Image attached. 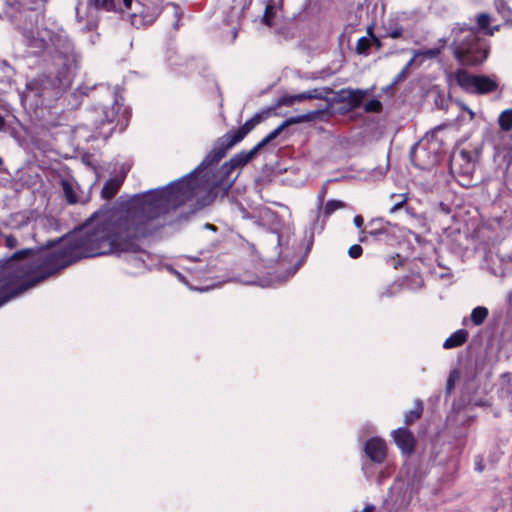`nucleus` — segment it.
I'll use <instances>...</instances> for the list:
<instances>
[{
  "label": "nucleus",
  "mask_w": 512,
  "mask_h": 512,
  "mask_svg": "<svg viewBox=\"0 0 512 512\" xmlns=\"http://www.w3.org/2000/svg\"><path fill=\"white\" fill-rule=\"evenodd\" d=\"M199 189L198 180L188 175L136 194L125 206L95 212L54 251L28 248L0 260V307L82 258L115 253L124 237L150 235L162 225L164 215L193 199Z\"/></svg>",
  "instance_id": "f257e3e1"
},
{
  "label": "nucleus",
  "mask_w": 512,
  "mask_h": 512,
  "mask_svg": "<svg viewBox=\"0 0 512 512\" xmlns=\"http://www.w3.org/2000/svg\"><path fill=\"white\" fill-rule=\"evenodd\" d=\"M22 34L29 47L39 51L53 49L64 58H70L73 53V42L63 27L53 18H42L35 29H23Z\"/></svg>",
  "instance_id": "f03ea898"
},
{
  "label": "nucleus",
  "mask_w": 512,
  "mask_h": 512,
  "mask_svg": "<svg viewBox=\"0 0 512 512\" xmlns=\"http://www.w3.org/2000/svg\"><path fill=\"white\" fill-rule=\"evenodd\" d=\"M454 56L464 66L481 64L488 55L485 41L481 40L474 28L457 26L453 28Z\"/></svg>",
  "instance_id": "7ed1b4c3"
},
{
  "label": "nucleus",
  "mask_w": 512,
  "mask_h": 512,
  "mask_svg": "<svg viewBox=\"0 0 512 512\" xmlns=\"http://www.w3.org/2000/svg\"><path fill=\"white\" fill-rule=\"evenodd\" d=\"M262 120V114H256L251 119L247 120L237 130L229 131L222 137L218 138L210 152L198 166L197 170L204 171L217 164L220 160H222V158L225 157L227 152L233 146L241 142L248 133H250L258 124L261 123Z\"/></svg>",
  "instance_id": "20e7f679"
},
{
  "label": "nucleus",
  "mask_w": 512,
  "mask_h": 512,
  "mask_svg": "<svg viewBox=\"0 0 512 512\" xmlns=\"http://www.w3.org/2000/svg\"><path fill=\"white\" fill-rule=\"evenodd\" d=\"M455 79L457 84L469 93L488 94L498 89L497 80L487 75H475L465 70H458L455 73Z\"/></svg>",
  "instance_id": "39448f33"
},
{
  "label": "nucleus",
  "mask_w": 512,
  "mask_h": 512,
  "mask_svg": "<svg viewBox=\"0 0 512 512\" xmlns=\"http://www.w3.org/2000/svg\"><path fill=\"white\" fill-rule=\"evenodd\" d=\"M140 237H124L115 253H124L125 260L135 268H142L146 266L150 260V254L139 247L136 243Z\"/></svg>",
  "instance_id": "423d86ee"
},
{
  "label": "nucleus",
  "mask_w": 512,
  "mask_h": 512,
  "mask_svg": "<svg viewBox=\"0 0 512 512\" xmlns=\"http://www.w3.org/2000/svg\"><path fill=\"white\" fill-rule=\"evenodd\" d=\"M120 111V105L114 97L112 103L102 105L101 107L94 108L91 111L93 125L96 129H102L105 125H110L114 122Z\"/></svg>",
  "instance_id": "0eeeda50"
},
{
  "label": "nucleus",
  "mask_w": 512,
  "mask_h": 512,
  "mask_svg": "<svg viewBox=\"0 0 512 512\" xmlns=\"http://www.w3.org/2000/svg\"><path fill=\"white\" fill-rule=\"evenodd\" d=\"M159 14L158 6L149 7L137 2L134 11L130 14V23L136 28L148 26L154 23Z\"/></svg>",
  "instance_id": "6e6552de"
},
{
  "label": "nucleus",
  "mask_w": 512,
  "mask_h": 512,
  "mask_svg": "<svg viewBox=\"0 0 512 512\" xmlns=\"http://www.w3.org/2000/svg\"><path fill=\"white\" fill-rule=\"evenodd\" d=\"M324 114H325V110H315V111H309L302 115L289 117L286 120H284L277 128L272 130L266 137L271 142L274 139H276L285 128H287L291 125H295V124L316 121L318 119H321V117Z\"/></svg>",
  "instance_id": "1a4fd4ad"
},
{
  "label": "nucleus",
  "mask_w": 512,
  "mask_h": 512,
  "mask_svg": "<svg viewBox=\"0 0 512 512\" xmlns=\"http://www.w3.org/2000/svg\"><path fill=\"white\" fill-rule=\"evenodd\" d=\"M234 170L235 167L230 161L223 163L211 181L212 188L229 189L235 181L231 177Z\"/></svg>",
  "instance_id": "9d476101"
},
{
  "label": "nucleus",
  "mask_w": 512,
  "mask_h": 512,
  "mask_svg": "<svg viewBox=\"0 0 512 512\" xmlns=\"http://www.w3.org/2000/svg\"><path fill=\"white\" fill-rule=\"evenodd\" d=\"M283 0H266L262 23L270 28L276 27L280 19Z\"/></svg>",
  "instance_id": "9b49d317"
},
{
  "label": "nucleus",
  "mask_w": 512,
  "mask_h": 512,
  "mask_svg": "<svg viewBox=\"0 0 512 512\" xmlns=\"http://www.w3.org/2000/svg\"><path fill=\"white\" fill-rule=\"evenodd\" d=\"M366 455L375 463H382L386 458V444L380 438H371L365 444Z\"/></svg>",
  "instance_id": "f8f14e48"
},
{
  "label": "nucleus",
  "mask_w": 512,
  "mask_h": 512,
  "mask_svg": "<svg viewBox=\"0 0 512 512\" xmlns=\"http://www.w3.org/2000/svg\"><path fill=\"white\" fill-rule=\"evenodd\" d=\"M269 143H270V141L268 140V138L264 137L251 150L241 151V152L235 154L229 161L232 163V165L235 167V169L238 167H242V166L246 165L247 163H249L257 155V153Z\"/></svg>",
  "instance_id": "ddd939ff"
},
{
  "label": "nucleus",
  "mask_w": 512,
  "mask_h": 512,
  "mask_svg": "<svg viewBox=\"0 0 512 512\" xmlns=\"http://www.w3.org/2000/svg\"><path fill=\"white\" fill-rule=\"evenodd\" d=\"M452 168H459V171L463 174H470L474 169V162L470 152L466 150H460L454 153L451 157Z\"/></svg>",
  "instance_id": "4468645a"
},
{
  "label": "nucleus",
  "mask_w": 512,
  "mask_h": 512,
  "mask_svg": "<svg viewBox=\"0 0 512 512\" xmlns=\"http://www.w3.org/2000/svg\"><path fill=\"white\" fill-rule=\"evenodd\" d=\"M396 445L404 453H411L414 449L415 439L413 434L406 428H399L392 432Z\"/></svg>",
  "instance_id": "2eb2a0df"
},
{
  "label": "nucleus",
  "mask_w": 512,
  "mask_h": 512,
  "mask_svg": "<svg viewBox=\"0 0 512 512\" xmlns=\"http://www.w3.org/2000/svg\"><path fill=\"white\" fill-rule=\"evenodd\" d=\"M339 101L347 103L352 109L359 107L366 95L365 91L360 89H342L339 91Z\"/></svg>",
  "instance_id": "dca6fc26"
},
{
  "label": "nucleus",
  "mask_w": 512,
  "mask_h": 512,
  "mask_svg": "<svg viewBox=\"0 0 512 512\" xmlns=\"http://www.w3.org/2000/svg\"><path fill=\"white\" fill-rule=\"evenodd\" d=\"M99 2L100 3L95 7L96 10H103L107 12L122 11L119 0H100ZM122 3L126 9H132L133 0H122Z\"/></svg>",
  "instance_id": "f3484780"
},
{
  "label": "nucleus",
  "mask_w": 512,
  "mask_h": 512,
  "mask_svg": "<svg viewBox=\"0 0 512 512\" xmlns=\"http://www.w3.org/2000/svg\"><path fill=\"white\" fill-rule=\"evenodd\" d=\"M468 338V332L465 329H459L450 335L443 343L444 349H452L463 345Z\"/></svg>",
  "instance_id": "a211bd4d"
},
{
  "label": "nucleus",
  "mask_w": 512,
  "mask_h": 512,
  "mask_svg": "<svg viewBox=\"0 0 512 512\" xmlns=\"http://www.w3.org/2000/svg\"><path fill=\"white\" fill-rule=\"evenodd\" d=\"M495 6L502 18L512 24V0H495Z\"/></svg>",
  "instance_id": "6ab92c4d"
},
{
  "label": "nucleus",
  "mask_w": 512,
  "mask_h": 512,
  "mask_svg": "<svg viewBox=\"0 0 512 512\" xmlns=\"http://www.w3.org/2000/svg\"><path fill=\"white\" fill-rule=\"evenodd\" d=\"M121 179H109L103 186L101 195L104 199H111L121 187Z\"/></svg>",
  "instance_id": "aec40b11"
},
{
  "label": "nucleus",
  "mask_w": 512,
  "mask_h": 512,
  "mask_svg": "<svg viewBox=\"0 0 512 512\" xmlns=\"http://www.w3.org/2000/svg\"><path fill=\"white\" fill-rule=\"evenodd\" d=\"M346 204L340 200H329L325 205H322V208H318L319 211H322L323 215L327 218L331 216L335 211L345 208Z\"/></svg>",
  "instance_id": "412c9836"
},
{
  "label": "nucleus",
  "mask_w": 512,
  "mask_h": 512,
  "mask_svg": "<svg viewBox=\"0 0 512 512\" xmlns=\"http://www.w3.org/2000/svg\"><path fill=\"white\" fill-rule=\"evenodd\" d=\"M305 100H308V96L305 91L295 95H285L278 100V106H292L296 102H302Z\"/></svg>",
  "instance_id": "4be33fe9"
},
{
  "label": "nucleus",
  "mask_w": 512,
  "mask_h": 512,
  "mask_svg": "<svg viewBox=\"0 0 512 512\" xmlns=\"http://www.w3.org/2000/svg\"><path fill=\"white\" fill-rule=\"evenodd\" d=\"M498 124L500 129L504 132L512 130V109H506L500 113Z\"/></svg>",
  "instance_id": "5701e85b"
},
{
  "label": "nucleus",
  "mask_w": 512,
  "mask_h": 512,
  "mask_svg": "<svg viewBox=\"0 0 512 512\" xmlns=\"http://www.w3.org/2000/svg\"><path fill=\"white\" fill-rule=\"evenodd\" d=\"M491 21V17L489 14L482 13L477 17V24L480 29H482L486 34L493 35L495 31L499 29V26L496 25L492 29L489 28V24Z\"/></svg>",
  "instance_id": "b1692460"
},
{
  "label": "nucleus",
  "mask_w": 512,
  "mask_h": 512,
  "mask_svg": "<svg viewBox=\"0 0 512 512\" xmlns=\"http://www.w3.org/2000/svg\"><path fill=\"white\" fill-rule=\"evenodd\" d=\"M489 311L486 307L478 306L471 312V321L474 325L479 326L484 323L488 317Z\"/></svg>",
  "instance_id": "393cba45"
},
{
  "label": "nucleus",
  "mask_w": 512,
  "mask_h": 512,
  "mask_svg": "<svg viewBox=\"0 0 512 512\" xmlns=\"http://www.w3.org/2000/svg\"><path fill=\"white\" fill-rule=\"evenodd\" d=\"M165 10L170 11L173 14L175 21L172 23V25L175 29H177L179 27V21L183 15L180 6L174 3H168L165 6Z\"/></svg>",
  "instance_id": "a878e982"
},
{
  "label": "nucleus",
  "mask_w": 512,
  "mask_h": 512,
  "mask_svg": "<svg viewBox=\"0 0 512 512\" xmlns=\"http://www.w3.org/2000/svg\"><path fill=\"white\" fill-rule=\"evenodd\" d=\"M61 184L67 202L70 204H75L77 202V197L74 193L72 185L67 180H63Z\"/></svg>",
  "instance_id": "bb28decb"
},
{
  "label": "nucleus",
  "mask_w": 512,
  "mask_h": 512,
  "mask_svg": "<svg viewBox=\"0 0 512 512\" xmlns=\"http://www.w3.org/2000/svg\"><path fill=\"white\" fill-rule=\"evenodd\" d=\"M422 411H423L422 404L420 402H417L414 409H412L411 411H409L408 413L405 414V422L407 424L414 422L415 420L420 418Z\"/></svg>",
  "instance_id": "cd10ccee"
},
{
  "label": "nucleus",
  "mask_w": 512,
  "mask_h": 512,
  "mask_svg": "<svg viewBox=\"0 0 512 512\" xmlns=\"http://www.w3.org/2000/svg\"><path fill=\"white\" fill-rule=\"evenodd\" d=\"M308 96V100L310 99H318L325 100L327 98V93L330 92L327 88H314L312 90L305 91Z\"/></svg>",
  "instance_id": "c85d7f7f"
},
{
  "label": "nucleus",
  "mask_w": 512,
  "mask_h": 512,
  "mask_svg": "<svg viewBox=\"0 0 512 512\" xmlns=\"http://www.w3.org/2000/svg\"><path fill=\"white\" fill-rule=\"evenodd\" d=\"M390 197H391V199L396 200L394 205L390 208V213H394V212L398 211L399 209H401L408 200V197L406 194H392Z\"/></svg>",
  "instance_id": "c756f323"
},
{
  "label": "nucleus",
  "mask_w": 512,
  "mask_h": 512,
  "mask_svg": "<svg viewBox=\"0 0 512 512\" xmlns=\"http://www.w3.org/2000/svg\"><path fill=\"white\" fill-rule=\"evenodd\" d=\"M371 46V41L367 37H361L356 44V52L365 55Z\"/></svg>",
  "instance_id": "7c9ffc66"
},
{
  "label": "nucleus",
  "mask_w": 512,
  "mask_h": 512,
  "mask_svg": "<svg viewBox=\"0 0 512 512\" xmlns=\"http://www.w3.org/2000/svg\"><path fill=\"white\" fill-rule=\"evenodd\" d=\"M382 109V104L377 99H371L364 105V111L366 113H378Z\"/></svg>",
  "instance_id": "2f4dec72"
},
{
  "label": "nucleus",
  "mask_w": 512,
  "mask_h": 512,
  "mask_svg": "<svg viewBox=\"0 0 512 512\" xmlns=\"http://www.w3.org/2000/svg\"><path fill=\"white\" fill-rule=\"evenodd\" d=\"M402 34H403L402 27L395 26V27H388L386 29V35L392 39L400 38L402 36Z\"/></svg>",
  "instance_id": "473e14b6"
},
{
  "label": "nucleus",
  "mask_w": 512,
  "mask_h": 512,
  "mask_svg": "<svg viewBox=\"0 0 512 512\" xmlns=\"http://www.w3.org/2000/svg\"><path fill=\"white\" fill-rule=\"evenodd\" d=\"M414 62V58H412L406 66L397 74V76L394 79V84L399 83L400 81L404 80L407 77V69L412 65Z\"/></svg>",
  "instance_id": "72a5a7b5"
},
{
  "label": "nucleus",
  "mask_w": 512,
  "mask_h": 512,
  "mask_svg": "<svg viewBox=\"0 0 512 512\" xmlns=\"http://www.w3.org/2000/svg\"><path fill=\"white\" fill-rule=\"evenodd\" d=\"M440 53V49H427L424 51L417 52L415 57L423 56L424 58H434Z\"/></svg>",
  "instance_id": "f704fd0d"
},
{
  "label": "nucleus",
  "mask_w": 512,
  "mask_h": 512,
  "mask_svg": "<svg viewBox=\"0 0 512 512\" xmlns=\"http://www.w3.org/2000/svg\"><path fill=\"white\" fill-rule=\"evenodd\" d=\"M502 397H505L510 401V407L512 409V381H509L505 386L501 389Z\"/></svg>",
  "instance_id": "c9c22d12"
},
{
  "label": "nucleus",
  "mask_w": 512,
  "mask_h": 512,
  "mask_svg": "<svg viewBox=\"0 0 512 512\" xmlns=\"http://www.w3.org/2000/svg\"><path fill=\"white\" fill-rule=\"evenodd\" d=\"M362 252H363V249H362V247H361L360 245H358V244L352 245V246L349 248V250H348V254H349V256H350L351 258H353V259H356V258L360 257V256H361V254H362Z\"/></svg>",
  "instance_id": "e433bc0d"
},
{
  "label": "nucleus",
  "mask_w": 512,
  "mask_h": 512,
  "mask_svg": "<svg viewBox=\"0 0 512 512\" xmlns=\"http://www.w3.org/2000/svg\"><path fill=\"white\" fill-rule=\"evenodd\" d=\"M18 245V240L14 235H6L5 236V246L9 249H14Z\"/></svg>",
  "instance_id": "4c0bfd02"
},
{
  "label": "nucleus",
  "mask_w": 512,
  "mask_h": 512,
  "mask_svg": "<svg viewBox=\"0 0 512 512\" xmlns=\"http://www.w3.org/2000/svg\"><path fill=\"white\" fill-rule=\"evenodd\" d=\"M458 377V373L456 370L452 371L449 375L448 381H447V391L450 392L454 386V381Z\"/></svg>",
  "instance_id": "58836bf2"
},
{
  "label": "nucleus",
  "mask_w": 512,
  "mask_h": 512,
  "mask_svg": "<svg viewBox=\"0 0 512 512\" xmlns=\"http://www.w3.org/2000/svg\"><path fill=\"white\" fill-rule=\"evenodd\" d=\"M326 193H327V187L324 185L321 188V190H320V192H319V194L317 196L318 204H319L318 208H322V205H323V202H324V197H325Z\"/></svg>",
  "instance_id": "ea45409f"
},
{
  "label": "nucleus",
  "mask_w": 512,
  "mask_h": 512,
  "mask_svg": "<svg viewBox=\"0 0 512 512\" xmlns=\"http://www.w3.org/2000/svg\"><path fill=\"white\" fill-rule=\"evenodd\" d=\"M353 222L357 228L361 229L364 224V219L361 215H356L353 219Z\"/></svg>",
  "instance_id": "a19ab883"
},
{
  "label": "nucleus",
  "mask_w": 512,
  "mask_h": 512,
  "mask_svg": "<svg viewBox=\"0 0 512 512\" xmlns=\"http://www.w3.org/2000/svg\"><path fill=\"white\" fill-rule=\"evenodd\" d=\"M384 232H385V230L382 227L367 231L368 235H371V236H377V235L383 234Z\"/></svg>",
  "instance_id": "79ce46f5"
},
{
  "label": "nucleus",
  "mask_w": 512,
  "mask_h": 512,
  "mask_svg": "<svg viewBox=\"0 0 512 512\" xmlns=\"http://www.w3.org/2000/svg\"><path fill=\"white\" fill-rule=\"evenodd\" d=\"M75 10H76V20H77L79 23L84 22L85 18H84V16L80 13L79 4L76 6Z\"/></svg>",
  "instance_id": "37998d69"
},
{
  "label": "nucleus",
  "mask_w": 512,
  "mask_h": 512,
  "mask_svg": "<svg viewBox=\"0 0 512 512\" xmlns=\"http://www.w3.org/2000/svg\"><path fill=\"white\" fill-rule=\"evenodd\" d=\"M94 27H95V24H94V23L87 22V23H85V25L83 26V30L90 31V30H92Z\"/></svg>",
  "instance_id": "c03bdc74"
},
{
  "label": "nucleus",
  "mask_w": 512,
  "mask_h": 512,
  "mask_svg": "<svg viewBox=\"0 0 512 512\" xmlns=\"http://www.w3.org/2000/svg\"><path fill=\"white\" fill-rule=\"evenodd\" d=\"M419 148L415 147L412 151H411V157H412V160L413 161H416V158L418 156V153H419Z\"/></svg>",
  "instance_id": "a18cd8bd"
},
{
  "label": "nucleus",
  "mask_w": 512,
  "mask_h": 512,
  "mask_svg": "<svg viewBox=\"0 0 512 512\" xmlns=\"http://www.w3.org/2000/svg\"><path fill=\"white\" fill-rule=\"evenodd\" d=\"M367 235H368L367 231L361 230V235L359 237V241L360 242H365L366 239H367Z\"/></svg>",
  "instance_id": "49530a36"
},
{
  "label": "nucleus",
  "mask_w": 512,
  "mask_h": 512,
  "mask_svg": "<svg viewBox=\"0 0 512 512\" xmlns=\"http://www.w3.org/2000/svg\"><path fill=\"white\" fill-rule=\"evenodd\" d=\"M88 1V5L92 8H95L96 5H98L100 2V0H87Z\"/></svg>",
  "instance_id": "de8ad7c7"
},
{
  "label": "nucleus",
  "mask_w": 512,
  "mask_h": 512,
  "mask_svg": "<svg viewBox=\"0 0 512 512\" xmlns=\"http://www.w3.org/2000/svg\"><path fill=\"white\" fill-rule=\"evenodd\" d=\"M374 511V506L373 505H368L366 506L362 512H373Z\"/></svg>",
  "instance_id": "09e8293b"
},
{
  "label": "nucleus",
  "mask_w": 512,
  "mask_h": 512,
  "mask_svg": "<svg viewBox=\"0 0 512 512\" xmlns=\"http://www.w3.org/2000/svg\"><path fill=\"white\" fill-rule=\"evenodd\" d=\"M5 128V120L4 118L0 115V131L4 130Z\"/></svg>",
  "instance_id": "8fccbe9b"
},
{
  "label": "nucleus",
  "mask_w": 512,
  "mask_h": 512,
  "mask_svg": "<svg viewBox=\"0 0 512 512\" xmlns=\"http://www.w3.org/2000/svg\"><path fill=\"white\" fill-rule=\"evenodd\" d=\"M483 469H484V467H483L481 461L477 462L476 463V470L479 471V472H482Z\"/></svg>",
  "instance_id": "3c124183"
},
{
  "label": "nucleus",
  "mask_w": 512,
  "mask_h": 512,
  "mask_svg": "<svg viewBox=\"0 0 512 512\" xmlns=\"http://www.w3.org/2000/svg\"><path fill=\"white\" fill-rule=\"evenodd\" d=\"M465 110L469 113L470 118L472 119L474 117V112L470 110L469 108H465Z\"/></svg>",
  "instance_id": "603ef678"
},
{
  "label": "nucleus",
  "mask_w": 512,
  "mask_h": 512,
  "mask_svg": "<svg viewBox=\"0 0 512 512\" xmlns=\"http://www.w3.org/2000/svg\"><path fill=\"white\" fill-rule=\"evenodd\" d=\"M379 221L380 220H372V221L369 222V226H372V225L376 224Z\"/></svg>",
  "instance_id": "864d4df0"
},
{
  "label": "nucleus",
  "mask_w": 512,
  "mask_h": 512,
  "mask_svg": "<svg viewBox=\"0 0 512 512\" xmlns=\"http://www.w3.org/2000/svg\"><path fill=\"white\" fill-rule=\"evenodd\" d=\"M177 276L181 281H184V277L180 273H177Z\"/></svg>",
  "instance_id": "5fc2aeb1"
},
{
  "label": "nucleus",
  "mask_w": 512,
  "mask_h": 512,
  "mask_svg": "<svg viewBox=\"0 0 512 512\" xmlns=\"http://www.w3.org/2000/svg\"><path fill=\"white\" fill-rule=\"evenodd\" d=\"M113 129H114V128H109L108 133H107V135H106V136L111 135V133L113 132Z\"/></svg>",
  "instance_id": "6e6d98bb"
},
{
  "label": "nucleus",
  "mask_w": 512,
  "mask_h": 512,
  "mask_svg": "<svg viewBox=\"0 0 512 512\" xmlns=\"http://www.w3.org/2000/svg\"><path fill=\"white\" fill-rule=\"evenodd\" d=\"M207 227L211 228V229H214L213 225H209L207 224Z\"/></svg>",
  "instance_id": "4d7b16f0"
},
{
  "label": "nucleus",
  "mask_w": 512,
  "mask_h": 512,
  "mask_svg": "<svg viewBox=\"0 0 512 512\" xmlns=\"http://www.w3.org/2000/svg\"><path fill=\"white\" fill-rule=\"evenodd\" d=\"M188 260H196L195 258L187 257Z\"/></svg>",
  "instance_id": "13d9d810"
},
{
  "label": "nucleus",
  "mask_w": 512,
  "mask_h": 512,
  "mask_svg": "<svg viewBox=\"0 0 512 512\" xmlns=\"http://www.w3.org/2000/svg\"><path fill=\"white\" fill-rule=\"evenodd\" d=\"M31 85H32V84H28V85H27V89H31Z\"/></svg>",
  "instance_id": "bf43d9fd"
},
{
  "label": "nucleus",
  "mask_w": 512,
  "mask_h": 512,
  "mask_svg": "<svg viewBox=\"0 0 512 512\" xmlns=\"http://www.w3.org/2000/svg\"><path fill=\"white\" fill-rule=\"evenodd\" d=\"M3 164V160L2 158L0 157V166Z\"/></svg>",
  "instance_id": "052dcab7"
}]
</instances>
